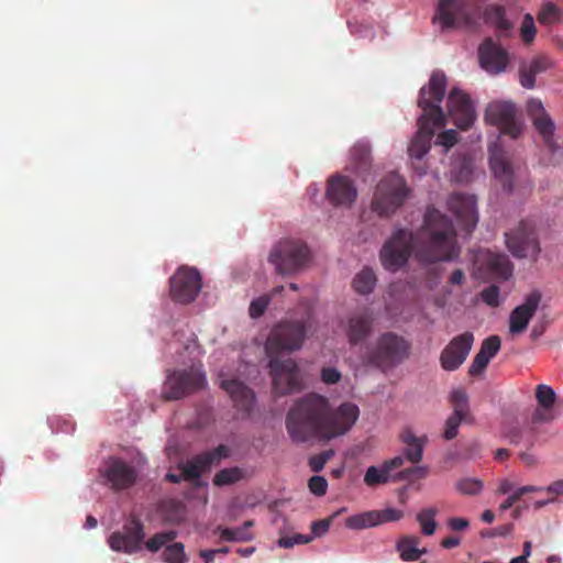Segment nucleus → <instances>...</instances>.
<instances>
[{
  "label": "nucleus",
  "mask_w": 563,
  "mask_h": 563,
  "mask_svg": "<svg viewBox=\"0 0 563 563\" xmlns=\"http://www.w3.org/2000/svg\"><path fill=\"white\" fill-rule=\"evenodd\" d=\"M310 251L306 243L299 240H282L271 251L268 262L280 275H290L307 266Z\"/></svg>",
  "instance_id": "obj_6"
},
{
  "label": "nucleus",
  "mask_w": 563,
  "mask_h": 563,
  "mask_svg": "<svg viewBox=\"0 0 563 563\" xmlns=\"http://www.w3.org/2000/svg\"><path fill=\"white\" fill-rule=\"evenodd\" d=\"M165 561L167 563H188V558L185 553V547L180 542H175L166 547Z\"/></svg>",
  "instance_id": "obj_44"
},
{
  "label": "nucleus",
  "mask_w": 563,
  "mask_h": 563,
  "mask_svg": "<svg viewBox=\"0 0 563 563\" xmlns=\"http://www.w3.org/2000/svg\"><path fill=\"white\" fill-rule=\"evenodd\" d=\"M486 265L495 277L504 280L511 277L514 272V265L506 254L489 253Z\"/></svg>",
  "instance_id": "obj_30"
},
{
  "label": "nucleus",
  "mask_w": 563,
  "mask_h": 563,
  "mask_svg": "<svg viewBox=\"0 0 563 563\" xmlns=\"http://www.w3.org/2000/svg\"><path fill=\"white\" fill-rule=\"evenodd\" d=\"M446 90V78L434 71L427 86L420 89L418 107L422 110L418 119V131L411 141L408 153L411 158L421 159L431 147L434 130L445 125V114L440 106Z\"/></svg>",
  "instance_id": "obj_3"
},
{
  "label": "nucleus",
  "mask_w": 563,
  "mask_h": 563,
  "mask_svg": "<svg viewBox=\"0 0 563 563\" xmlns=\"http://www.w3.org/2000/svg\"><path fill=\"white\" fill-rule=\"evenodd\" d=\"M374 316L369 308H360L352 311L346 319L345 334L351 345L365 341L373 332Z\"/></svg>",
  "instance_id": "obj_19"
},
{
  "label": "nucleus",
  "mask_w": 563,
  "mask_h": 563,
  "mask_svg": "<svg viewBox=\"0 0 563 563\" xmlns=\"http://www.w3.org/2000/svg\"><path fill=\"white\" fill-rule=\"evenodd\" d=\"M448 112L461 130L470 129L476 118L470 96L459 88H453L449 93Z\"/></svg>",
  "instance_id": "obj_16"
},
{
  "label": "nucleus",
  "mask_w": 563,
  "mask_h": 563,
  "mask_svg": "<svg viewBox=\"0 0 563 563\" xmlns=\"http://www.w3.org/2000/svg\"><path fill=\"white\" fill-rule=\"evenodd\" d=\"M423 264L452 261L460 254L452 221L435 208H428L422 227L412 232L397 229L379 251L382 266L391 273L405 267L411 255Z\"/></svg>",
  "instance_id": "obj_1"
},
{
  "label": "nucleus",
  "mask_w": 563,
  "mask_h": 563,
  "mask_svg": "<svg viewBox=\"0 0 563 563\" xmlns=\"http://www.w3.org/2000/svg\"><path fill=\"white\" fill-rule=\"evenodd\" d=\"M559 19L560 10L553 3L545 4L538 15V20L542 24H552Z\"/></svg>",
  "instance_id": "obj_48"
},
{
  "label": "nucleus",
  "mask_w": 563,
  "mask_h": 563,
  "mask_svg": "<svg viewBox=\"0 0 563 563\" xmlns=\"http://www.w3.org/2000/svg\"><path fill=\"white\" fill-rule=\"evenodd\" d=\"M514 523H507L504 526L496 527L494 529L482 532V537L495 538V537H507L514 531Z\"/></svg>",
  "instance_id": "obj_57"
},
{
  "label": "nucleus",
  "mask_w": 563,
  "mask_h": 563,
  "mask_svg": "<svg viewBox=\"0 0 563 563\" xmlns=\"http://www.w3.org/2000/svg\"><path fill=\"white\" fill-rule=\"evenodd\" d=\"M486 23L494 25L499 32L507 34L512 24L506 19L505 9L501 5L492 4L484 11Z\"/></svg>",
  "instance_id": "obj_31"
},
{
  "label": "nucleus",
  "mask_w": 563,
  "mask_h": 563,
  "mask_svg": "<svg viewBox=\"0 0 563 563\" xmlns=\"http://www.w3.org/2000/svg\"><path fill=\"white\" fill-rule=\"evenodd\" d=\"M448 526L453 531H462L470 527V521L465 518L454 517L449 519Z\"/></svg>",
  "instance_id": "obj_61"
},
{
  "label": "nucleus",
  "mask_w": 563,
  "mask_h": 563,
  "mask_svg": "<svg viewBox=\"0 0 563 563\" xmlns=\"http://www.w3.org/2000/svg\"><path fill=\"white\" fill-rule=\"evenodd\" d=\"M500 343L498 335H492L483 341L478 352L492 360L500 350Z\"/></svg>",
  "instance_id": "obj_45"
},
{
  "label": "nucleus",
  "mask_w": 563,
  "mask_h": 563,
  "mask_svg": "<svg viewBox=\"0 0 563 563\" xmlns=\"http://www.w3.org/2000/svg\"><path fill=\"white\" fill-rule=\"evenodd\" d=\"M389 481L390 474L383 464L379 467L369 466L364 475V483L369 487L387 484Z\"/></svg>",
  "instance_id": "obj_38"
},
{
  "label": "nucleus",
  "mask_w": 563,
  "mask_h": 563,
  "mask_svg": "<svg viewBox=\"0 0 563 563\" xmlns=\"http://www.w3.org/2000/svg\"><path fill=\"white\" fill-rule=\"evenodd\" d=\"M478 57L481 66L492 74L503 71L508 62L506 51L497 46L490 38L479 46Z\"/></svg>",
  "instance_id": "obj_25"
},
{
  "label": "nucleus",
  "mask_w": 563,
  "mask_h": 563,
  "mask_svg": "<svg viewBox=\"0 0 563 563\" xmlns=\"http://www.w3.org/2000/svg\"><path fill=\"white\" fill-rule=\"evenodd\" d=\"M437 143L450 148L457 143V133L454 130H446L439 134Z\"/></svg>",
  "instance_id": "obj_56"
},
{
  "label": "nucleus",
  "mask_w": 563,
  "mask_h": 563,
  "mask_svg": "<svg viewBox=\"0 0 563 563\" xmlns=\"http://www.w3.org/2000/svg\"><path fill=\"white\" fill-rule=\"evenodd\" d=\"M462 421H466L465 419L451 415L445 421V429L443 432V438L445 440H452L457 435L459 427Z\"/></svg>",
  "instance_id": "obj_51"
},
{
  "label": "nucleus",
  "mask_w": 563,
  "mask_h": 563,
  "mask_svg": "<svg viewBox=\"0 0 563 563\" xmlns=\"http://www.w3.org/2000/svg\"><path fill=\"white\" fill-rule=\"evenodd\" d=\"M485 121L497 126L503 134L517 139L522 132V123L517 119V109L510 101H496L487 106Z\"/></svg>",
  "instance_id": "obj_12"
},
{
  "label": "nucleus",
  "mask_w": 563,
  "mask_h": 563,
  "mask_svg": "<svg viewBox=\"0 0 563 563\" xmlns=\"http://www.w3.org/2000/svg\"><path fill=\"white\" fill-rule=\"evenodd\" d=\"M551 67V60L544 55L534 57L528 65L520 67V84L527 89L536 86V76L544 73Z\"/></svg>",
  "instance_id": "obj_27"
},
{
  "label": "nucleus",
  "mask_w": 563,
  "mask_h": 563,
  "mask_svg": "<svg viewBox=\"0 0 563 563\" xmlns=\"http://www.w3.org/2000/svg\"><path fill=\"white\" fill-rule=\"evenodd\" d=\"M410 353L411 343L406 338L395 332H384L365 347L362 361L365 365L386 373L404 363Z\"/></svg>",
  "instance_id": "obj_4"
},
{
  "label": "nucleus",
  "mask_w": 563,
  "mask_h": 563,
  "mask_svg": "<svg viewBox=\"0 0 563 563\" xmlns=\"http://www.w3.org/2000/svg\"><path fill=\"white\" fill-rule=\"evenodd\" d=\"M474 343L472 332L454 336L442 350L440 364L444 371H456L467 358Z\"/></svg>",
  "instance_id": "obj_15"
},
{
  "label": "nucleus",
  "mask_w": 563,
  "mask_h": 563,
  "mask_svg": "<svg viewBox=\"0 0 563 563\" xmlns=\"http://www.w3.org/2000/svg\"><path fill=\"white\" fill-rule=\"evenodd\" d=\"M284 290V286H277L273 289L272 291V295H264V296H261L254 300H252L251 305H250V309H249V313L251 316V318L253 319H256L258 317H261L264 311L266 310L269 301H271V297L272 296H275L276 294H279Z\"/></svg>",
  "instance_id": "obj_40"
},
{
  "label": "nucleus",
  "mask_w": 563,
  "mask_h": 563,
  "mask_svg": "<svg viewBox=\"0 0 563 563\" xmlns=\"http://www.w3.org/2000/svg\"><path fill=\"white\" fill-rule=\"evenodd\" d=\"M356 172L367 170L371 165V150L367 144L357 143L350 152Z\"/></svg>",
  "instance_id": "obj_34"
},
{
  "label": "nucleus",
  "mask_w": 563,
  "mask_h": 563,
  "mask_svg": "<svg viewBox=\"0 0 563 563\" xmlns=\"http://www.w3.org/2000/svg\"><path fill=\"white\" fill-rule=\"evenodd\" d=\"M489 165L504 190L511 192L514 189L515 170L509 154L498 144L489 147Z\"/></svg>",
  "instance_id": "obj_24"
},
{
  "label": "nucleus",
  "mask_w": 563,
  "mask_h": 563,
  "mask_svg": "<svg viewBox=\"0 0 563 563\" xmlns=\"http://www.w3.org/2000/svg\"><path fill=\"white\" fill-rule=\"evenodd\" d=\"M489 362L490 360H488L487 356H484L481 352H478L473 358V362L468 368V374L471 376L479 375L487 367Z\"/></svg>",
  "instance_id": "obj_54"
},
{
  "label": "nucleus",
  "mask_w": 563,
  "mask_h": 563,
  "mask_svg": "<svg viewBox=\"0 0 563 563\" xmlns=\"http://www.w3.org/2000/svg\"><path fill=\"white\" fill-rule=\"evenodd\" d=\"M313 537L296 533L291 537H283L278 540V544L280 548L289 549L292 548L295 544H307L309 543Z\"/></svg>",
  "instance_id": "obj_52"
},
{
  "label": "nucleus",
  "mask_w": 563,
  "mask_h": 563,
  "mask_svg": "<svg viewBox=\"0 0 563 563\" xmlns=\"http://www.w3.org/2000/svg\"><path fill=\"white\" fill-rule=\"evenodd\" d=\"M534 20L530 14H526L521 24V36L525 43L529 44L536 36Z\"/></svg>",
  "instance_id": "obj_50"
},
{
  "label": "nucleus",
  "mask_w": 563,
  "mask_h": 563,
  "mask_svg": "<svg viewBox=\"0 0 563 563\" xmlns=\"http://www.w3.org/2000/svg\"><path fill=\"white\" fill-rule=\"evenodd\" d=\"M269 374L272 376L273 391L277 396H285L303 388V380L297 363L292 358L282 360L268 356Z\"/></svg>",
  "instance_id": "obj_9"
},
{
  "label": "nucleus",
  "mask_w": 563,
  "mask_h": 563,
  "mask_svg": "<svg viewBox=\"0 0 563 563\" xmlns=\"http://www.w3.org/2000/svg\"><path fill=\"white\" fill-rule=\"evenodd\" d=\"M545 493L554 497V501L559 496H563V479H558L545 487Z\"/></svg>",
  "instance_id": "obj_60"
},
{
  "label": "nucleus",
  "mask_w": 563,
  "mask_h": 563,
  "mask_svg": "<svg viewBox=\"0 0 563 563\" xmlns=\"http://www.w3.org/2000/svg\"><path fill=\"white\" fill-rule=\"evenodd\" d=\"M527 113L534 129L541 135L544 144L551 151L556 150L554 140L555 124L539 99H530L527 103Z\"/></svg>",
  "instance_id": "obj_20"
},
{
  "label": "nucleus",
  "mask_w": 563,
  "mask_h": 563,
  "mask_svg": "<svg viewBox=\"0 0 563 563\" xmlns=\"http://www.w3.org/2000/svg\"><path fill=\"white\" fill-rule=\"evenodd\" d=\"M451 404L453 407L452 415L467 420L470 416L468 397L465 390L459 388L451 394Z\"/></svg>",
  "instance_id": "obj_37"
},
{
  "label": "nucleus",
  "mask_w": 563,
  "mask_h": 563,
  "mask_svg": "<svg viewBox=\"0 0 563 563\" xmlns=\"http://www.w3.org/2000/svg\"><path fill=\"white\" fill-rule=\"evenodd\" d=\"M428 474L427 466H412L401 471L397 477L399 479H413V478H424Z\"/></svg>",
  "instance_id": "obj_55"
},
{
  "label": "nucleus",
  "mask_w": 563,
  "mask_h": 563,
  "mask_svg": "<svg viewBox=\"0 0 563 563\" xmlns=\"http://www.w3.org/2000/svg\"><path fill=\"white\" fill-rule=\"evenodd\" d=\"M144 537V525L139 518L131 517L121 531H114L110 534L108 544L114 552L133 554L141 549Z\"/></svg>",
  "instance_id": "obj_14"
},
{
  "label": "nucleus",
  "mask_w": 563,
  "mask_h": 563,
  "mask_svg": "<svg viewBox=\"0 0 563 563\" xmlns=\"http://www.w3.org/2000/svg\"><path fill=\"white\" fill-rule=\"evenodd\" d=\"M103 477L111 488L122 490L133 486L137 478L136 470L121 459H110L104 471Z\"/></svg>",
  "instance_id": "obj_22"
},
{
  "label": "nucleus",
  "mask_w": 563,
  "mask_h": 563,
  "mask_svg": "<svg viewBox=\"0 0 563 563\" xmlns=\"http://www.w3.org/2000/svg\"><path fill=\"white\" fill-rule=\"evenodd\" d=\"M500 289L497 285H490L481 291L482 300L489 307H498Z\"/></svg>",
  "instance_id": "obj_49"
},
{
  "label": "nucleus",
  "mask_w": 563,
  "mask_h": 563,
  "mask_svg": "<svg viewBox=\"0 0 563 563\" xmlns=\"http://www.w3.org/2000/svg\"><path fill=\"white\" fill-rule=\"evenodd\" d=\"M421 540L416 536H404L396 543L399 556L405 562H415L427 552L426 549H419Z\"/></svg>",
  "instance_id": "obj_28"
},
{
  "label": "nucleus",
  "mask_w": 563,
  "mask_h": 563,
  "mask_svg": "<svg viewBox=\"0 0 563 563\" xmlns=\"http://www.w3.org/2000/svg\"><path fill=\"white\" fill-rule=\"evenodd\" d=\"M310 492L316 496H323L327 493L328 482L323 476L314 475L308 482Z\"/></svg>",
  "instance_id": "obj_53"
},
{
  "label": "nucleus",
  "mask_w": 563,
  "mask_h": 563,
  "mask_svg": "<svg viewBox=\"0 0 563 563\" xmlns=\"http://www.w3.org/2000/svg\"><path fill=\"white\" fill-rule=\"evenodd\" d=\"M334 455L333 450H327L319 454L311 456L308 461V465L311 471L314 473H319L323 470L327 462Z\"/></svg>",
  "instance_id": "obj_47"
},
{
  "label": "nucleus",
  "mask_w": 563,
  "mask_h": 563,
  "mask_svg": "<svg viewBox=\"0 0 563 563\" xmlns=\"http://www.w3.org/2000/svg\"><path fill=\"white\" fill-rule=\"evenodd\" d=\"M176 538L177 532L174 530L158 532L147 540L145 547L151 552H157L161 548Z\"/></svg>",
  "instance_id": "obj_43"
},
{
  "label": "nucleus",
  "mask_w": 563,
  "mask_h": 563,
  "mask_svg": "<svg viewBox=\"0 0 563 563\" xmlns=\"http://www.w3.org/2000/svg\"><path fill=\"white\" fill-rule=\"evenodd\" d=\"M244 476V472L240 467H229L219 471L213 477V484L216 486L232 485Z\"/></svg>",
  "instance_id": "obj_39"
},
{
  "label": "nucleus",
  "mask_w": 563,
  "mask_h": 563,
  "mask_svg": "<svg viewBox=\"0 0 563 563\" xmlns=\"http://www.w3.org/2000/svg\"><path fill=\"white\" fill-rule=\"evenodd\" d=\"M536 398L542 409L549 410L552 408L556 400V394L551 386L540 384L536 388Z\"/></svg>",
  "instance_id": "obj_42"
},
{
  "label": "nucleus",
  "mask_w": 563,
  "mask_h": 563,
  "mask_svg": "<svg viewBox=\"0 0 563 563\" xmlns=\"http://www.w3.org/2000/svg\"><path fill=\"white\" fill-rule=\"evenodd\" d=\"M521 498V495L518 493V489H516L512 494H510L506 500L500 505V510L506 511L509 508H511L519 499Z\"/></svg>",
  "instance_id": "obj_63"
},
{
  "label": "nucleus",
  "mask_w": 563,
  "mask_h": 563,
  "mask_svg": "<svg viewBox=\"0 0 563 563\" xmlns=\"http://www.w3.org/2000/svg\"><path fill=\"white\" fill-rule=\"evenodd\" d=\"M400 439L406 444L404 450L406 459L413 464L419 463L423 455L424 440L416 437L410 429L402 431Z\"/></svg>",
  "instance_id": "obj_29"
},
{
  "label": "nucleus",
  "mask_w": 563,
  "mask_h": 563,
  "mask_svg": "<svg viewBox=\"0 0 563 563\" xmlns=\"http://www.w3.org/2000/svg\"><path fill=\"white\" fill-rule=\"evenodd\" d=\"M377 278L374 271L369 267H364L353 279L352 286L360 295H368L373 291Z\"/></svg>",
  "instance_id": "obj_32"
},
{
  "label": "nucleus",
  "mask_w": 563,
  "mask_h": 563,
  "mask_svg": "<svg viewBox=\"0 0 563 563\" xmlns=\"http://www.w3.org/2000/svg\"><path fill=\"white\" fill-rule=\"evenodd\" d=\"M483 482L478 478L464 477L455 483L456 490L462 495L476 496L483 489Z\"/></svg>",
  "instance_id": "obj_41"
},
{
  "label": "nucleus",
  "mask_w": 563,
  "mask_h": 563,
  "mask_svg": "<svg viewBox=\"0 0 563 563\" xmlns=\"http://www.w3.org/2000/svg\"><path fill=\"white\" fill-rule=\"evenodd\" d=\"M385 468L388 471L389 474H391L393 471L401 467L404 465V457L402 456H395L388 461H385L383 463Z\"/></svg>",
  "instance_id": "obj_62"
},
{
  "label": "nucleus",
  "mask_w": 563,
  "mask_h": 563,
  "mask_svg": "<svg viewBox=\"0 0 563 563\" xmlns=\"http://www.w3.org/2000/svg\"><path fill=\"white\" fill-rule=\"evenodd\" d=\"M309 321H282L269 332L265 351L267 356L278 357L282 353L299 350L307 335Z\"/></svg>",
  "instance_id": "obj_5"
},
{
  "label": "nucleus",
  "mask_w": 563,
  "mask_h": 563,
  "mask_svg": "<svg viewBox=\"0 0 563 563\" xmlns=\"http://www.w3.org/2000/svg\"><path fill=\"white\" fill-rule=\"evenodd\" d=\"M253 525L254 522L252 520H246L241 527L220 529V538L228 542L250 541L253 539V534L250 531V528L253 527Z\"/></svg>",
  "instance_id": "obj_33"
},
{
  "label": "nucleus",
  "mask_w": 563,
  "mask_h": 563,
  "mask_svg": "<svg viewBox=\"0 0 563 563\" xmlns=\"http://www.w3.org/2000/svg\"><path fill=\"white\" fill-rule=\"evenodd\" d=\"M325 197L334 207L349 208L357 198V189L350 177L333 175L328 179Z\"/></svg>",
  "instance_id": "obj_21"
},
{
  "label": "nucleus",
  "mask_w": 563,
  "mask_h": 563,
  "mask_svg": "<svg viewBox=\"0 0 563 563\" xmlns=\"http://www.w3.org/2000/svg\"><path fill=\"white\" fill-rule=\"evenodd\" d=\"M542 294L539 290H533L528 294L525 301L517 306L509 316V332L519 334L526 331L530 320L536 314L538 307L541 302Z\"/></svg>",
  "instance_id": "obj_23"
},
{
  "label": "nucleus",
  "mask_w": 563,
  "mask_h": 563,
  "mask_svg": "<svg viewBox=\"0 0 563 563\" xmlns=\"http://www.w3.org/2000/svg\"><path fill=\"white\" fill-rule=\"evenodd\" d=\"M375 517H377V515H375L374 510L353 515V516H350L349 518H346L345 526L349 529H353V530H362V529L376 527L377 521H376Z\"/></svg>",
  "instance_id": "obj_36"
},
{
  "label": "nucleus",
  "mask_w": 563,
  "mask_h": 563,
  "mask_svg": "<svg viewBox=\"0 0 563 563\" xmlns=\"http://www.w3.org/2000/svg\"><path fill=\"white\" fill-rule=\"evenodd\" d=\"M221 386L239 410L245 413L251 412L255 402V394L251 388L236 379L222 380Z\"/></svg>",
  "instance_id": "obj_26"
},
{
  "label": "nucleus",
  "mask_w": 563,
  "mask_h": 563,
  "mask_svg": "<svg viewBox=\"0 0 563 563\" xmlns=\"http://www.w3.org/2000/svg\"><path fill=\"white\" fill-rule=\"evenodd\" d=\"M172 299L179 303H189L201 290V276L194 267H180L169 279Z\"/></svg>",
  "instance_id": "obj_13"
},
{
  "label": "nucleus",
  "mask_w": 563,
  "mask_h": 563,
  "mask_svg": "<svg viewBox=\"0 0 563 563\" xmlns=\"http://www.w3.org/2000/svg\"><path fill=\"white\" fill-rule=\"evenodd\" d=\"M438 514L439 510L435 507L424 508L417 514V521L421 527L422 534L432 536L435 532L438 527L435 517Z\"/></svg>",
  "instance_id": "obj_35"
},
{
  "label": "nucleus",
  "mask_w": 563,
  "mask_h": 563,
  "mask_svg": "<svg viewBox=\"0 0 563 563\" xmlns=\"http://www.w3.org/2000/svg\"><path fill=\"white\" fill-rule=\"evenodd\" d=\"M407 194L405 180L396 174H390L376 186L372 209L380 217H389L402 206Z\"/></svg>",
  "instance_id": "obj_8"
},
{
  "label": "nucleus",
  "mask_w": 563,
  "mask_h": 563,
  "mask_svg": "<svg viewBox=\"0 0 563 563\" xmlns=\"http://www.w3.org/2000/svg\"><path fill=\"white\" fill-rule=\"evenodd\" d=\"M505 238L507 249L514 257L537 261L541 249L531 224L521 221L515 229L506 232Z\"/></svg>",
  "instance_id": "obj_10"
},
{
  "label": "nucleus",
  "mask_w": 563,
  "mask_h": 563,
  "mask_svg": "<svg viewBox=\"0 0 563 563\" xmlns=\"http://www.w3.org/2000/svg\"><path fill=\"white\" fill-rule=\"evenodd\" d=\"M464 279H465V274H464L463 269L457 268L452 272V274L449 278V282L452 285H461V284H463Z\"/></svg>",
  "instance_id": "obj_64"
},
{
  "label": "nucleus",
  "mask_w": 563,
  "mask_h": 563,
  "mask_svg": "<svg viewBox=\"0 0 563 563\" xmlns=\"http://www.w3.org/2000/svg\"><path fill=\"white\" fill-rule=\"evenodd\" d=\"M433 23H439L442 31L459 25L473 24V14L470 0H438Z\"/></svg>",
  "instance_id": "obj_11"
},
{
  "label": "nucleus",
  "mask_w": 563,
  "mask_h": 563,
  "mask_svg": "<svg viewBox=\"0 0 563 563\" xmlns=\"http://www.w3.org/2000/svg\"><path fill=\"white\" fill-rule=\"evenodd\" d=\"M207 384L202 365H192L188 369L169 372L163 385V397L166 400H178L205 388Z\"/></svg>",
  "instance_id": "obj_7"
},
{
  "label": "nucleus",
  "mask_w": 563,
  "mask_h": 563,
  "mask_svg": "<svg viewBox=\"0 0 563 563\" xmlns=\"http://www.w3.org/2000/svg\"><path fill=\"white\" fill-rule=\"evenodd\" d=\"M228 455V448L221 444L211 451L197 454L187 462L179 463L178 468L183 472V476L186 481H198L203 471L214 463H219Z\"/></svg>",
  "instance_id": "obj_18"
},
{
  "label": "nucleus",
  "mask_w": 563,
  "mask_h": 563,
  "mask_svg": "<svg viewBox=\"0 0 563 563\" xmlns=\"http://www.w3.org/2000/svg\"><path fill=\"white\" fill-rule=\"evenodd\" d=\"M375 515H377L376 521L377 526L386 522L398 521L404 517V511L396 508H386L383 510H374Z\"/></svg>",
  "instance_id": "obj_46"
},
{
  "label": "nucleus",
  "mask_w": 563,
  "mask_h": 563,
  "mask_svg": "<svg viewBox=\"0 0 563 563\" xmlns=\"http://www.w3.org/2000/svg\"><path fill=\"white\" fill-rule=\"evenodd\" d=\"M330 527V520H319L311 523V532L313 537H321L328 532Z\"/></svg>",
  "instance_id": "obj_59"
},
{
  "label": "nucleus",
  "mask_w": 563,
  "mask_h": 563,
  "mask_svg": "<svg viewBox=\"0 0 563 563\" xmlns=\"http://www.w3.org/2000/svg\"><path fill=\"white\" fill-rule=\"evenodd\" d=\"M358 413L357 406L352 402H343L334 409L325 396L308 393L294 401L285 426L296 443L331 440L345 434L356 422Z\"/></svg>",
  "instance_id": "obj_2"
},
{
  "label": "nucleus",
  "mask_w": 563,
  "mask_h": 563,
  "mask_svg": "<svg viewBox=\"0 0 563 563\" xmlns=\"http://www.w3.org/2000/svg\"><path fill=\"white\" fill-rule=\"evenodd\" d=\"M321 379L324 384H336L341 379V373L334 367H324L321 371Z\"/></svg>",
  "instance_id": "obj_58"
},
{
  "label": "nucleus",
  "mask_w": 563,
  "mask_h": 563,
  "mask_svg": "<svg viewBox=\"0 0 563 563\" xmlns=\"http://www.w3.org/2000/svg\"><path fill=\"white\" fill-rule=\"evenodd\" d=\"M448 207L466 233H471L475 229L478 221L475 196L461 192L452 194L448 200Z\"/></svg>",
  "instance_id": "obj_17"
}]
</instances>
